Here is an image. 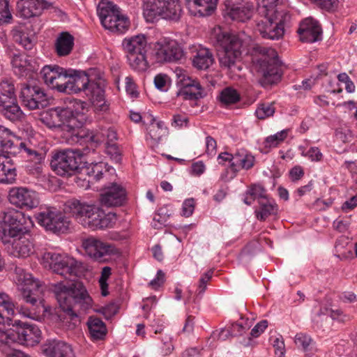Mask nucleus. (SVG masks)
<instances>
[{"mask_svg":"<svg viewBox=\"0 0 357 357\" xmlns=\"http://www.w3.org/2000/svg\"><path fill=\"white\" fill-rule=\"evenodd\" d=\"M42 263L45 268L71 280L66 284L63 282L52 284L51 290L66 314V318H69L70 321H79L76 312L86 311L91 307L93 303L82 282L71 279L82 273V264L68 255L54 252H45L42 257Z\"/></svg>","mask_w":357,"mask_h":357,"instance_id":"nucleus-1","label":"nucleus"},{"mask_svg":"<svg viewBox=\"0 0 357 357\" xmlns=\"http://www.w3.org/2000/svg\"><path fill=\"white\" fill-rule=\"evenodd\" d=\"M211 40L218 52V61L224 70L235 73L241 71L242 40L220 26L211 32Z\"/></svg>","mask_w":357,"mask_h":357,"instance_id":"nucleus-2","label":"nucleus"},{"mask_svg":"<svg viewBox=\"0 0 357 357\" xmlns=\"http://www.w3.org/2000/svg\"><path fill=\"white\" fill-rule=\"evenodd\" d=\"M64 211L83 227L92 230L107 228L110 225V220L104 211L92 203L70 199L66 202Z\"/></svg>","mask_w":357,"mask_h":357,"instance_id":"nucleus-3","label":"nucleus"},{"mask_svg":"<svg viewBox=\"0 0 357 357\" xmlns=\"http://www.w3.org/2000/svg\"><path fill=\"white\" fill-rule=\"evenodd\" d=\"M15 273L17 283L22 286V297L31 305L29 309L21 307L20 310L24 316L34 319L37 311L40 312V308H43L42 303L45 286L21 267H16Z\"/></svg>","mask_w":357,"mask_h":357,"instance_id":"nucleus-4","label":"nucleus"},{"mask_svg":"<svg viewBox=\"0 0 357 357\" xmlns=\"http://www.w3.org/2000/svg\"><path fill=\"white\" fill-rule=\"evenodd\" d=\"M258 12L263 18L257 22L256 29L261 37L270 40L281 38L284 33V26L290 21L289 13L274 6L268 8L266 5Z\"/></svg>","mask_w":357,"mask_h":357,"instance_id":"nucleus-5","label":"nucleus"},{"mask_svg":"<svg viewBox=\"0 0 357 357\" xmlns=\"http://www.w3.org/2000/svg\"><path fill=\"white\" fill-rule=\"evenodd\" d=\"M41 337V331L35 324L15 320L6 330L0 328V346L10 347L13 344L34 346Z\"/></svg>","mask_w":357,"mask_h":357,"instance_id":"nucleus-6","label":"nucleus"},{"mask_svg":"<svg viewBox=\"0 0 357 357\" xmlns=\"http://www.w3.org/2000/svg\"><path fill=\"white\" fill-rule=\"evenodd\" d=\"M89 146L80 150L66 149L56 152L52 157L50 165L52 170L61 176H70L80 172L83 163L82 157L88 153Z\"/></svg>","mask_w":357,"mask_h":357,"instance_id":"nucleus-7","label":"nucleus"},{"mask_svg":"<svg viewBox=\"0 0 357 357\" xmlns=\"http://www.w3.org/2000/svg\"><path fill=\"white\" fill-rule=\"evenodd\" d=\"M122 47L130 67L137 72H144L149 68L147 40L144 35L127 37L122 41Z\"/></svg>","mask_w":357,"mask_h":357,"instance_id":"nucleus-8","label":"nucleus"},{"mask_svg":"<svg viewBox=\"0 0 357 357\" xmlns=\"http://www.w3.org/2000/svg\"><path fill=\"white\" fill-rule=\"evenodd\" d=\"M144 15L147 21L157 17L178 22L183 11L180 0H144Z\"/></svg>","mask_w":357,"mask_h":357,"instance_id":"nucleus-9","label":"nucleus"},{"mask_svg":"<svg viewBox=\"0 0 357 357\" xmlns=\"http://www.w3.org/2000/svg\"><path fill=\"white\" fill-rule=\"evenodd\" d=\"M24 214L15 209H9L0 214V240L3 244H10L11 240L23 234H28Z\"/></svg>","mask_w":357,"mask_h":357,"instance_id":"nucleus-10","label":"nucleus"},{"mask_svg":"<svg viewBox=\"0 0 357 357\" xmlns=\"http://www.w3.org/2000/svg\"><path fill=\"white\" fill-rule=\"evenodd\" d=\"M0 114L13 122L24 119V114L17 102L15 87L11 79H3L0 82Z\"/></svg>","mask_w":357,"mask_h":357,"instance_id":"nucleus-11","label":"nucleus"},{"mask_svg":"<svg viewBox=\"0 0 357 357\" xmlns=\"http://www.w3.org/2000/svg\"><path fill=\"white\" fill-rule=\"evenodd\" d=\"M97 13L102 26L114 33H122L129 27L128 18L112 2L102 0L97 6Z\"/></svg>","mask_w":357,"mask_h":357,"instance_id":"nucleus-12","label":"nucleus"},{"mask_svg":"<svg viewBox=\"0 0 357 357\" xmlns=\"http://www.w3.org/2000/svg\"><path fill=\"white\" fill-rule=\"evenodd\" d=\"M260 52L264 56L259 60V73L261 75L259 83L264 87H268L280 79V64L275 50L261 47Z\"/></svg>","mask_w":357,"mask_h":357,"instance_id":"nucleus-13","label":"nucleus"},{"mask_svg":"<svg viewBox=\"0 0 357 357\" xmlns=\"http://www.w3.org/2000/svg\"><path fill=\"white\" fill-rule=\"evenodd\" d=\"M71 73H74V69L64 68L58 65H47L41 69L40 75L50 89L68 93Z\"/></svg>","mask_w":357,"mask_h":357,"instance_id":"nucleus-14","label":"nucleus"},{"mask_svg":"<svg viewBox=\"0 0 357 357\" xmlns=\"http://www.w3.org/2000/svg\"><path fill=\"white\" fill-rule=\"evenodd\" d=\"M86 103L79 100H73L67 107H56L58 115L61 121V128L75 135L78 130L82 129L83 122L79 119L82 113Z\"/></svg>","mask_w":357,"mask_h":357,"instance_id":"nucleus-15","label":"nucleus"},{"mask_svg":"<svg viewBox=\"0 0 357 357\" xmlns=\"http://www.w3.org/2000/svg\"><path fill=\"white\" fill-rule=\"evenodd\" d=\"M38 223L54 233L66 232L70 225L68 218L56 208L49 207L35 215Z\"/></svg>","mask_w":357,"mask_h":357,"instance_id":"nucleus-16","label":"nucleus"},{"mask_svg":"<svg viewBox=\"0 0 357 357\" xmlns=\"http://www.w3.org/2000/svg\"><path fill=\"white\" fill-rule=\"evenodd\" d=\"M153 55L158 63L174 62L181 60L184 52L176 40L165 38L155 43Z\"/></svg>","mask_w":357,"mask_h":357,"instance_id":"nucleus-17","label":"nucleus"},{"mask_svg":"<svg viewBox=\"0 0 357 357\" xmlns=\"http://www.w3.org/2000/svg\"><path fill=\"white\" fill-rule=\"evenodd\" d=\"M178 90L176 96L184 100L197 101L206 96L204 89L199 82L192 79L186 74L181 73L178 76Z\"/></svg>","mask_w":357,"mask_h":357,"instance_id":"nucleus-18","label":"nucleus"},{"mask_svg":"<svg viewBox=\"0 0 357 357\" xmlns=\"http://www.w3.org/2000/svg\"><path fill=\"white\" fill-rule=\"evenodd\" d=\"M13 150H17V153H22L27 158L28 164L26 166L27 170L32 174H39L42 172V162L45 154L35 149L30 142H22L16 139V143Z\"/></svg>","mask_w":357,"mask_h":357,"instance_id":"nucleus-19","label":"nucleus"},{"mask_svg":"<svg viewBox=\"0 0 357 357\" xmlns=\"http://www.w3.org/2000/svg\"><path fill=\"white\" fill-rule=\"evenodd\" d=\"M223 15L234 21L245 22L250 20L254 13V4L250 1H227L222 8Z\"/></svg>","mask_w":357,"mask_h":357,"instance_id":"nucleus-20","label":"nucleus"},{"mask_svg":"<svg viewBox=\"0 0 357 357\" xmlns=\"http://www.w3.org/2000/svg\"><path fill=\"white\" fill-rule=\"evenodd\" d=\"M23 105L31 110L43 108L47 104V95L41 87L37 85L24 84L20 96Z\"/></svg>","mask_w":357,"mask_h":357,"instance_id":"nucleus-21","label":"nucleus"},{"mask_svg":"<svg viewBox=\"0 0 357 357\" xmlns=\"http://www.w3.org/2000/svg\"><path fill=\"white\" fill-rule=\"evenodd\" d=\"M82 247L88 256L98 262H107L109 257L116 253L112 245L93 237L84 240Z\"/></svg>","mask_w":357,"mask_h":357,"instance_id":"nucleus-22","label":"nucleus"},{"mask_svg":"<svg viewBox=\"0 0 357 357\" xmlns=\"http://www.w3.org/2000/svg\"><path fill=\"white\" fill-rule=\"evenodd\" d=\"M10 204L20 208L31 209L39 204L38 194L26 188H13L8 193Z\"/></svg>","mask_w":357,"mask_h":357,"instance_id":"nucleus-23","label":"nucleus"},{"mask_svg":"<svg viewBox=\"0 0 357 357\" xmlns=\"http://www.w3.org/2000/svg\"><path fill=\"white\" fill-rule=\"evenodd\" d=\"M77 138H79L83 142H89L91 147L90 149L94 151L96 144L104 142L107 139L106 142L114 144V141L117 139V134L116 130L112 128L103 129L100 132H94L89 130L81 129L78 130Z\"/></svg>","mask_w":357,"mask_h":357,"instance_id":"nucleus-24","label":"nucleus"},{"mask_svg":"<svg viewBox=\"0 0 357 357\" xmlns=\"http://www.w3.org/2000/svg\"><path fill=\"white\" fill-rule=\"evenodd\" d=\"M300 39L304 43H315L322 38V29L319 22L312 17L303 20L297 31Z\"/></svg>","mask_w":357,"mask_h":357,"instance_id":"nucleus-25","label":"nucleus"},{"mask_svg":"<svg viewBox=\"0 0 357 357\" xmlns=\"http://www.w3.org/2000/svg\"><path fill=\"white\" fill-rule=\"evenodd\" d=\"M126 199V190L115 183L105 188L100 197L101 204L107 207L121 206Z\"/></svg>","mask_w":357,"mask_h":357,"instance_id":"nucleus-26","label":"nucleus"},{"mask_svg":"<svg viewBox=\"0 0 357 357\" xmlns=\"http://www.w3.org/2000/svg\"><path fill=\"white\" fill-rule=\"evenodd\" d=\"M189 54L192 66L199 70H206L213 63L214 59L211 51L201 45L189 46Z\"/></svg>","mask_w":357,"mask_h":357,"instance_id":"nucleus-27","label":"nucleus"},{"mask_svg":"<svg viewBox=\"0 0 357 357\" xmlns=\"http://www.w3.org/2000/svg\"><path fill=\"white\" fill-rule=\"evenodd\" d=\"M48 4L45 0H18L17 10L20 17L28 19L39 16Z\"/></svg>","mask_w":357,"mask_h":357,"instance_id":"nucleus-28","label":"nucleus"},{"mask_svg":"<svg viewBox=\"0 0 357 357\" xmlns=\"http://www.w3.org/2000/svg\"><path fill=\"white\" fill-rule=\"evenodd\" d=\"M46 357H73L71 346L59 340H47L42 346Z\"/></svg>","mask_w":357,"mask_h":357,"instance_id":"nucleus-29","label":"nucleus"},{"mask_svg":"<svg viewBox=\"0 0 357 357\" xmlns=\"http://www.w3.org/2000/svg\"><path fill=\"white\" fill-rule=\"evenodd\" d=\"M16 176V167L10 158V154L0 153V183H13Z\"/></svg>","mask_w":357,"mask_h":357,"instance_id":"nucleus-30","label":"nucleus"},{"mask_svg":"<svg viewBox=\"0 0 357 357\" xmlns=\"http://www.w3.org/2000/svg\"><path fill=\"white\" fill-rule=\"evenodd\" d=\"M26 235H20L11 240V255L17 257H26L33 252V244Z\"/></svg>","mask_w":357,"mask_h":357,"instance_id":"nucleus-31","label":"nucleus"},{"mask_svg":"<svg viewBox=\"0 0 357 357\" xmlns=\"http://www.w3.org/2000/svg\"><path fill=\"white\" fill-rule=\"evenodd\" d=\"M90 83L89 77L84 72L74 70V73L70 75L68 94L78 93L81 91L86 93Z\"/></svg>","mask_w":357,"mask_h":357,"instance_id":"nucleus-32","label":"nucleus"},{"mask_svg":"<svg viewBox=\"0 0 357 357\" xmlns=\"http://www.w3.org/2000/svg\"><path fill=\"white\" fill-rule=\"evenodd\" d=\"M85 93L89 96V99L101 111L108 109V105L105 100V90L100 84L93 82H91Z\"/></svg>","mask_w":357,"mask_h":357,"instance_id":"nucleus-33","label":"nucleus"},{"mask_svg":"<svg viewBox=\"0 0 357 357\" xmlns=\"http://www.w3.org/2000/svg\"><path fill=\"white\" fill-rule=\"evenodd\" d=\"M13 132L8 128L0 125V153L16 155L17 150H13L16 140Z\"/></svg>","mask_w":357,"mask_h":357,"instance_id":"nucleus-34","label":"nucleus"},{"mask_svg":"<svg viewBox=\"0 0 357 357\" xmlns=\"http://www.w3.org/2000/svg\"><path fill=\"white\" fill-rule=\"evenodd\" d=\"M230 160H232L231 168L234 172L241 169H250L255 164V157L243 150L236 152L233 157H230Z\"/></svg>","mask_w":357,"mask_h":357,"instance_id":"nucleus-35","label":"nucleus"},{"mask_svg":"<svg viewBox=\"0 0 357 357\" xmlns=\"http://www.w3.org/2000/svg\"><path fill=\"white\" fill-rule=\"evenodd\" d=\"M87 326L93 340H102L107 334L105 323L98 317L91 316L87 321Z\"/></svg>","mask_w":357,"mask_h":357,"instance_id":"nucleus-36","label":"nucleus"},{"mask_svg":"<svg viewBox=\"0 0 357 357\" xmlns=\"http://www.w3.org/2000/svg\"><path fill=\"white\" fill-rule=\"evenodd\" d=\"M190 7H195L200 16L211 15L216 9L218 0H185Z\"/></svg>","mask_w":357,"mask_h":357,"instance_id":"nucleus-37","label":"nucleus"},{"mask_svg":"<svg viewBox=\"0 0 357 357\" xmlns=\"http://www.w3.org/2000/svg\"><path fill=\"white\" fill-rule=\"evenodd\" d=\"M74 45V38L68 33H62L56 39L55 48L60 56L68 55Z\"/></svg>","mask_w":357,"mask_h":357,"instance_id":"nucleus-38","label":"nucleus"},{"mask_svg":"<svg viewBox=\"0 0 357 357\" xmlns=\"http://www.w3.org/2000/svg\"><path fill=\"white\" fill-rule=\"evenodd\" d=\"M31 59L29 56L24 53L14 54L11 59V63L14 68L15 75L21 77L26 74L30 66Z\"/></svg>","mask_w":357,"mask_h":357,"instance_id":"nucleus-39","label":"nucleus"},{"mask_svg":"<svg viewBox=\"0 0 357 357\" xmlns=\"http://www.w3.org/2000/svg\"><path fill=\"white\" fill-rule=\"evenodd\" d=\"M259 207L255 211L256 217L261 221H264L271 215L277 214L278 211V205L274 202L268 199L259 202Z\"/></svg>","mask_w":357,"mask_h":357,"instance_id":"nucleus-40","label":"nucleus"},{"mask_svg":"<svg viewBox=\"0 0 357 357\" xmlns=\"http://www.w3.org/2000/svg\"><path fill=\"white\" fill-rule=\"evenodd\" d=\"M186 305H188V307H187V318L185 321L184 326L183 328V332L190 333L194 330V319L195 317L192 314H190V313H197L199 310V304L197 303V298H193L191 299L190 297H189L186 302Z\"/></svg>","mask_w":357,"mask_h":357,"instance_id":"nucleus-41","label":"nucleus"},{"mask_svg":"<svg viewBox=\"0 0 357 357\" xmlns=\"http://www.w3.org/2000/svg\"><path fill=\"white\" fill-rule=\"evenodd\" d=\"M264 199L266 200L267 199L266 195V190L260 185H252L250 189L245 192V197L243 199V202L250 206L256 199Z\"/></svg>","mask_w":357,"mask_h":357,"instance_id":"nucleus-42","label":"nucleus"},{"mask_svg":"<svg viewBox=\"0 0 357 357\" xmlns=\"http://www.w3.org/2000/svg\"><path fill=\"white\" fill-rule=\"evenodd\" d=\"M155 118L151 116V123L147 128L148 134L152 139L159 142L162 137L167 132V128L165 126L164 122L158 121L155 123Z\"/></svg>","mask_w":357,"mask_h":357,"instance_id":"nucleus-43","label":"nucleus"},{"mask_svg":"<svg viewBox=\"0 0 357 357\" xmlns=\"http://www.w3.org/2000/svg\"><path fill=\"white\" fill-rule=\"evenodd\" d=\"M82 167L80 172L84 171L89 177H92L95 181H99L102 178L105 165L102 162L91 163L89 166H85L82 163Z\"/></svg>","mask_w":357,"mask_h":357,"instance_id":"nucleus-44","label":"nucleus"},{"mask_svg":"<svg viewBox=\"0 0 357 357\" xmlns=\"http://www.w3.org/2000/svg\"><path fill=\"white\" fill-rule=\"evenodd\" d=\"M42 122L50 128H61V121L56 107L47 110L41 117Z\"/></svg>","mask_w":357,"mask_h":357,"instance_id":"nucleus-45","label":"nucleus"},{"mask_svg":"<svg viewBox=\"0 0 357 357\" xmlns=\"http://www.w3.org/2000/svg\"><path fill=\"white\" fill-rule=\"evenodd\" d=\"M241 99L239 93L231 87H226L220 95V101L226 105H232L238 102Z\"/></svg>","mask_w":357,"mask_h":357,"instance_id":"nucleus-46","label":"nucleus"},{"mask_svg":"<svg viewBox=\"0 0 357 357\" xmlns=\"http://www.w3.org/2000/svg\"><path fill=\"white\" fill-rule=\"evenodd\" d=\"M275 108L273 102H265L259 105L255 111L257 117L259 119H265L274 114Z\"/></svg>","mask_w":357,"mask_h":357,"instance_id":"nucleus-47","label":"nucleus"},{"mask_svg":"<svg viewBox=\"0 0 357 357\" xmlns=\"http://www.w3.org/2000/svg\"><path fill=\"white\" fill-rule=\"evenodd\" d=\"M318 7L326 11L333 13L339 7V0H310Z\"/></svg>","mask_w":357,"mask_h":357,"instance_id":"nucleus-48","label":"nucleus"},{"mask_svg":"<svg viewBox=\"0 0 357 357\" xmlns=\"http://www.w3.org/2000/svg\"><path fill=\"white\" fill-rule=\"evenodd\" d=\"M287 136V133L285 130H282L277 132L273 135L267 137L264 141L265 147H275L280 142H282Z\"/></svg>","mask_w":357,"mask_h":357,"instance_id":"nucleus-49","label":"nucleus"},{"mask_svg":"<svg viewBox=\"0 0 357 357\" xmlns=\"http://www.w3.org/2000/svg\"><path fill=\"white\" fill-rule=\"evenodd\" d=\"M12 20L8 0H0V24L8 23Z\"/></svg>","mask_w":357,"mask_h":357,"instance_id":"nucleus-50","label":"nucleus"},{"mask_svg":"<svg viewBox=\"0 0 357 357\" xmlns=\"http://www.w3.org/2000/svg\"><path fill=\"white\" fill-rule=\"evenodd\" d=\"M0 307H3L8 315L15 313V305L12 298L6 293L0 292Z\"/></svg>","mask_w":357,"mask_h":357,"instance_id":"nucleus-51","label":"nucleus"},{"mask_svg":"<svg viewBox=\"0 0 357 357\" xmlns=\"http://www.w3.org/2000/svg\"><path fill=\"white\" fill-rule=\"evenodd\" d=\"M213 269H210L204 273L200 278L197 288V296L202 294L206 289L207 284L212 278Z\"/></svg>","mask_w":357,"mask_h":357,"instance_id":"nucleus-52","label":"nucleus"},{"mask_svg":"<svg viewBox=\"0 0 357 357\" xmlns=\"http://www.w3.org/2000/svg\"><path fill=\"white\" fill-rule=\"evenodd\" d=\"M189 123L188 117L184 114H176L173 116L172 126L176 128L188 127Z\"/></svg>","mask_w":357,"mask_h":357,"instance_id":"nucleus-53","label":"nucleus"},{"mask_svg":"<svg viewBox=\"0 0 357 357\" xmlns=\"http://www.w3.org/2000/svg\"><path fill=\"white\" fill-rule=\"evenodd\" d=\"M294 342L298 347H301L306 350L310 346L312 342V339L309 335L306 334L298 333L295 337Z\"/></svg>","mask_w":357,"mask_h":357,"instance_id":"nucleus-54","label":"nucleus"},{"mask_svg":"<svg viewBox=\"0 0 357 357\" xmlns=\"http://www.w3.org/2000/svg\"><path fill=\"white\" fill-rule=\"evenodd\" d=\"M195 201L193 198L187 199L184 201L182 206V215L190 217L195 210Z\"/></svg>","mask_w":357,"mask_h":357,"instance_id":"nucleus-55","label":"nucleus"},{"mask_svg":"<svg viewBox=\"0 0 357 357\" xmlns=\"http://www.w3.org/2000/svg\"><path fill=\"white\" fill-rule=\"evenodd\" d=\"M167 79L168 77L164 74H158L154 77L155 86L162 91H166L167 90Z\"/></svg>","mask_w":357,"mask_h":357,"instance_id":"nucleus-56","label":"nucleus"},{"mask_svg":"<svg viewBox=\"0 0 357 357\" xmlns=\"http://www.w3.org/2000/svg\"><path fill=\"white\" fill-rule=\"evenodd\" d=\"M330 317L333 320H337L340 322H347L349 320V317L344 314L343 311L340 309L336 310H330Z\"/></svg>","mask_w":357,"mask_h":357,"instance_id":"nucleus-57","label":"nucleus"},{"mask_svg":"<svg viewBox=\"0 0 357 357\" xmlns=\"http://www.w3.org/2000/svg\"><path fill=\"white\" fill-rule=\"evenodd\" d=\"M290 179L295 182L301 180L304 176V171L302 167L296 165L291 168L289 172Z\"/></svg>","mask_w":357,"mask_h":357,"instance_id":"nucleus-58","label":"nucleus"},{"mask_svg":"<svg viewBox=\"0 0 357 357\" xmlns=\"http://www.w3.org/2000/svg\"><path fill=\"white\" fill-rule=\"evenodd\" d=\"M268 327V321L262 320L257 323L251 330L250 335L254 337L259 336Z\"/></svg>","mask_w":357,"mask_h":357,"instance_id":"nucleus-59","label":"nucleus"},{"mask_svg":"<svg viewBox=\"0 0 357 357\" xmlns=\"http://www.w3.org/2000/svg\"><path fill=\"white\" fill-rule=\"evenodd\" d=\"M217 142L211 136L206 137V153L209 155H214L216 153Z\"/></svg>","mask_w":357,"mask_h":357,"instance_id":"nucleus-60","label":"nucleus"},{"mask_svg":"<svg viewBox=\"0 0 357 357\" xmlns=\"http://www.w3.org/2000/svg\"><path fill=\"white\" fill-rule=\"evenodd\" d=\"M305 155L307 156L312 161L315 162L321 161L323 158L321 152L317 147H311Z\"/></svg>","mask_w":357,"mask_h":357,"instance_id":"nucleus-61","label":"nucleus"},{"mask_svg":"<svg viewBox=\"0 0 357 357\" xmlns=\"http://www.w3.org/2000/svg\"><path fill=\"white\" fill-rule=\"evenodd\" d=\"M165 281V273L161 271L158 270L157 272L156 278L152 280L149 282V285L153 288H157L161 286Z\"/></svg>","mask_w":357,"mask_h":357,"instance_id":"nucleus-62","label":"nucleus"},{"mask_svg":"<svg viewBox=\"0 0 357 357\" xmlns=\"http://www.w3.org/2000/svg\"><path fill=\"white\" fill-rule=\"evenodd\" d=\"M19 40V43L24 47L26 50H31L33 47V43L32 40L29 38L24 33L19 36V39H16Z\"/></svg>","mask_w":357,"mask_h":357,"instance_id":"nucleus-63","label":"nucleus"},{"mask_svg":"<svg viewBox=\"0 0 357 357\" xmlns=\"http://www.w3.org/2000/svg\"><path fill=\"white\" fill-rule=\"evenodd\" d=\"M357 206V195L353 196L349 200H347L343 203L342 206V210L344 212H347L349 210L354 209Z\"/></svg>","mask_w":357,"mask_h":357,"instance_id":"nucleus-64","label":"nucleus"}]
</instances>
